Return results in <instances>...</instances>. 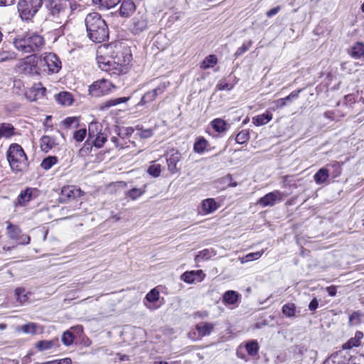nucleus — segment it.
Instances as JSON below:
<instances>
[{
  "mask_svg": "<svg viewBox=\"0 0 364 364\" xmlns=\"http://www.w3.org/2000/svg\"><path fill=\"white\" fill-rule=\"evenodd\" d=\"M87 37L95 43H102L109 37L108 26L97 12L88 14L85 19Z\"/></svg>",
  "mask_w": 364,
  "mask_h": 364,
  "instance_id": "f257e3e1",
  "label": "nucleus"
},
{
  "mask_svg": "<svg viewBox=\"0 0 364 364\" xmlns=\"http://www.w3.org/2000/svg\"><path fill=\"white\" fill-rule=\"evenodd\" d=\"M132 59V54L129 49L122 48L118 49L111 56V60L108 59L105 63L104 61H100L104 63L105 65L102 67L105 69V71L110 73L111 75H121L127 72V65L130 63Z\"/></svg>",
  "mask_w": 364,
  "mask_h": 364,
  "instance_id": "f03ea898",
  "label": "nucleus"
},
{
  "mask_svg": "<svg viewBox=\"0 0 364 364\" xmlns=\"http://www.w3.org/2000/svg\"><path fill=\"white\" fill-rule=\"evenodd\" d=\"M13 43L18 51L31 53L40 51L45 45V41L43 36L36 33H25L16 37Z\"/></svg>",
  "mask_w": 364,
  "mask_h": 364,
  "instance_id": "7ed1b4c3",
  "label": "nucleus"
},
{
  "mask_svg": "<svg viewBox=\"0 0 364 364\" xmlns=\"http://www.w3.org/2000/svg\"><path fill=\"white\" fill-rule=\"evenodd\" d=\"M7 160L14 171H25L28 166L27 156L18 144H12L6 153Z\"/></svg>",
  "mask_w": 364,
  "mask_h": 364,
  "instance_id": "20e7f679",
  "label": "nucleus"
},
{
  "mask_svg": "<svg viewBox=\"0 0 364 364\" xmlns=\"http://www.w3.org/2000/svg\"><path fill=\"white\" fill-rule=\"evenodd\" d=\"M45 0H20L18 11L23 19L32 18L44 4Z\"/></svg>",
  "mask_w": 364,
  "mask_h": 364,
  "instance_id": "39448f33",
  "label": "nucleus"
},
{
  "mask_svg": "<svg viewBox=\"0 0 364 364\" xmlns=\"http://www.w3.org/2000/svg\"><path fill=\"white\" fill-rule=\"evenodd\" d=\"M39 66L42 68L43 71L48 74L57 73L61 68V61L55 54L46 53L43 58L40 60Z\"/></svg>",
  "mask_w": 364,
  "mask_h": 364,
  "instance_id": "423d86ee",
  "label": "nucleus"
},
{
  "mask_svg": "<svg viewBox=\"0 0 364 364\" xmlns=\"http://www.w3.org/2000/svg\"><path fill=\"white\" fill-rule=\"evenodd\" d=\"M6 233L8 237L19 245H28L30 243L31 238L28 235L23 234L18 226L13 225L11 222H6Z\"/></svg>",
  "mask_w": 364,
  "mask_h": 364,
  "instance_id": "0eeeda50",
  "label": "nucleus"
},
{
  "mask_svg": "<svg viewBox=\"0 0 364 364\" xmlns=\"http://www.w3.org/2000/svg\"><path fill=\"white\" fill-rule=\"evenodd\" d=\"M170 85L168 81L163 82L160 83L156 88L146 92L141 97L138 106H143L145 104L149 103L155 100L157 96L163 94L167 87Z\"/></svg>",
  "mask_w": 364,
  "mask_h": 364,
  "instance_id": "6e6552de",
  "label": "nucleus"
},
{
  "mask_svg": "<svg viewBox=\"0 0 364 364\" xmlns=\"http://www.w3.org/2000/svg\"><path fill=\"white\" fill-rule=\"evenodd\" d=\"M45 7L54 18L65 16L66 9L60 0H45Z\"/></svg>",
  "mask_w": 364,
  "mask_h": 364,
  "instance_id": "1a4fd4ad",
  "label": "nucleus"
},
{
  "mask_svg": "<svg viewBox=\"0 0 364 364\" xmlns=\"http://www.w3.org/2000/svg\"><path fill=\"white\" fill-rule=\"evenodd\" d=\"M353 361L352 357L343 350L332 354L323 364H351Z\"/></svg>",
  "mask_w": 364,
  "mask_h": 364,
  "instance_id": "9d476101",
  "label": "nucleus"
},
{
  "mask_svg": "<svg viewBox=\"0 0 364 364\" xmlns=\"http://www.w3.org/2000/svg\"><path fill=\"white\" fill-rule=\"evenodd\" d=\"M80 194V189L77 188L73 186H65L61 190L60 201L61 203H65L67 200L79 197Z\"/></svg>",
  "mask_w": 364,
  "mask_h": 364,
  "instance_id": "9b49d317",
  "label": "nucleus"
},
{
  "mask_svg": "<svg viewBox=\"0 0 364 364\" xmlns=\"http://www.w3.org/2000/svg\"><path fill=\"white\" fill-rule=\"evenodd\" d=\"M282 193L279 191L270 192L266 194L264 196L260 198L258 203L263 207L273 206L275 205L277 200H282Z\"/></svg>",
  "mask_w": 364,
  "mask_h": 364,
  "instance_id": "f8f14e48",
  "label": "nucleus"
},
{
  "mask_svg": "<svg viewBox=\"0 0 364 364\" xmlns=\"http://www.w3.org/2000/svg\"><path fill=\"white\" fill-rule=\"evenodd\" d=\"M111 86L110 82L106 80H101L95 82L92 85L90 86V92L93 95H99L105 94Z\"/></svg>",
  "mask_w": 364,
  "mask_h": 364,
  "instance_id": "ddd939ff",
  "label": "nucleus"
},
{
  "mask_svg": "<svg viewBox=\"0 0 364 364\" xmlns=\"http://www.w3.org/2000/svg\"><path fill=\"white\" fill-rule=\"evenodd\" d=\"M181 160L180 153L175 149H171L168 154L166 162L168 171L172 173H176L178 171L177 164Z\"/></svg>",
  "mask_w": 364,
  "mask_h": 364,
  "instance_id": "4468645a",
  "label": "nucleus"
},
{
  "mask_svg": "<svg viewBox=\"0 0 364 364\" xmlns=\"http://www.w3.org/2000/svg\"><path fill=\"white\" fill-rule=\"evenodd\" d=\"M148 28V20L144 16L136 15L132 19V32L139 33Z\"/></svg>",
  "mask_w": 364,
  "mask_h": 364,
  "instance_id": "2eb2a0df",
  "label": "nucleus"
},
{
  "mask_svg": "<svg viewBox=\"0 0 364 364\" xmlns=\"http://www.w3.org/2000/svg\"><path fill=\"white\" fill-rule=\"evenodd\" d=\"M38 191L36 188H26L18 196V203L21 206L25 205L28 202L37 197Z\"/></svg>",
  "mask_w": 364,
  "mask_h": 364,
  "instance_id": "dca6fc26",
  "label": "nucleus"
},
{
  "mask_svg": "<svg viewBox=\"0 0 364 364\" xmlns=\"http://www.w3.org/2000/svg\"><path fill=\"white\" fill-rule=\"evenodd\" d=\"M55 101L60 105L68 107L73 105L74 97L72 93L68 91H62L54 95Z\"/></svg>",
  "mask_w": 364,
  "mask_h": 364,
  "instance_id": "f3484780",
  "label": "nucleus"
},
{
  "mask_svg": "<svg viewBox=\"0 0 364 364\" xmlns=\"http://www.w3.org/2000/svg\"><path fill=\"white\" fill-rule=\"evenodd\" d=\"M205 274L202 270L186 272L181 275V279L186 283H193L196 282H201Z\"/></svg>",
  "mask_w": 364,
  "mask_h": 364,
  "instance_id": "a211bd4d",
  "label": "nucleus"
},
{
  "mask_svg": "<svg viewBox=\"0 0 364 364\" xmlns=\"http://www.w3.org/2000/svg\"><path fill=\"white\" fill-rule=\"evenodd\" d=\"M136 10V5L132 0H124L119 8V14L122 17H129Z\"/></svg>",
  "mask_w": 364,
  "mask_h": 364,
  "instance_id": "6ab92c4d",
  "label": "nucleus"
},
{
  "mask_svg": "<svg viewBox=\"0 0 364 364\" xmlns=\"http://www.w3.org/2000/svg\"><path fill=\"white\" fill-rule=\"evenodd\" d=\"M214 328V324L211 323H200L196 326V329L200 336L204 337L211 333Z\"/></svg>",
  "mask_w": 364,
  "mask_h": 364,
  "instance_id": "aec40b11",
  "label": "nucleus"
},
{
  "mask_svg": "<svg viewBox=\"0 0 364 364\" xmlns=\"http://www.w3.org/2000/svg\"><path fill=\"white\" fill-rule=\"evenodd\" d=\"M102 130V125L100 122H92L90 123L88 127V139L85 142V146H86L87 143L89 140H91L94 138L95 136L100 134Z\"/></svg>",
  "mask_w": 364,
  "mask_h": 364,
  "instance_id": "412c9836",
  "label": "nucleus"
},
{
  "mask_svg": "<svg viewBox=\"0 0 364 364\" xmlns=\"http://www.w3.org/2000/svg\"><path fill=\"white\" fill-rule=\"evenodd\" d=\"M55 139L49 136H43L40 140V147L42 151L48 152L55 145Z\"/></svg>",
  "mask_w": 364,
  "mask_h": 364,
  "instance_id": "4be33fe9",
  "label": "nucleus"
},
{
  "mask_svg": "<svg viewBox=\"0 0 364 364\" xmlns=\"http://www.w3.org/2000/svg\"><path fill=\"white\" fill-rule=\"evenodd\" d=\"M272 119V114L270 112L255 116L252 118V123L256 126H262L267 124Z\"/></svg>",
  "mask_w": 364,
  "mask_h": 364,
  "instance_id": "5701e85b",
  "label": "nucleus"
},
{
  "mask_svg": "<svg viewBox=\"0 0 364 364\" xmlns=\"http://www.w3.org/2000/svg\"><path fill=\"white\" fill-rule=\"evenodd\" d=\"M201 206L204 214L211 213L217 209L216 203L213 198H207L203 200Z\"/></svg>",
  "mask_w": 364,
  "mask_h": 364,
  "instance_id": "b1692460",
  "label": "nucleus"
},
{
  "mask_svg": "<svg viewBox=\"0 0 364 364\" xmlns=\"http://www.w3.org/2000/svg\"><path fill=\"white\" fill-rule=\"evenodd\" d=\"M282 314L287 318H293L296 316L297 309L294 303H287L282 308Z\"/></svg>",
  "mask_w": 364,
  "mask_h": 364,
  "instance_id": "393cba45",
  "label": "nucleus"
},
{
  "mask_svg": "<svg viewBox=\"0 0 364 364\" xmlns=\"http://www.w3.org/2000/svg\"><path fill=\"white\" fill-rule=\"evenodd\" d=\"M329 177V171L326 168H320L314 175V181L317 184L324 183Z\"/></svg>",
  "mask_w": 364,
  "mask_h": 364,
  "instance_id": "a878e982",
  "label": "nucleus"
},
{
  "mask_svg": "<svg viewBox=\"0 0 364 364\" xmlns=\"http://www.w3.org/2000/svg\"><path fill=\"white\" fill-rule=\"evenodd\" d=\"M211 126L215 132L223 133L227 130L228 124L224 119L217 118L211 122Z\"/></svg>",
  "mask_w": 364,
  "mask_h": 364,
  "instance_id": "bb28decb",
  "label": "nucleus"
},
{
  "mask_svg": "<svg viewBox=\"0 0 364 364\" xmlns=\"http://www.w3.org/2000/svg\"><path fill=\"white\" fill-rule=\"evenodd\" d=\"M239 294L233 290H228L223 294V301L228 304H235L239 298Z\"/></svg>",
  "mask_w": 364,
  "mask_h": 364,
  "instance_id": "cd10ccee",
  "label": "nucleus"
},
{
  "mask_svg": "<svg viewBox=\"0 0 364 364\" xmlns=\"http://www.w3.org/2000/svg\"><path fill=\"white\" fill-rule=\"evenodd\" d=\"M216 255V252L213 249H205L199 252L195 257L196 262H198L200 260H207Z\"/></svg>",
  "mask_w": 364,
  "mask_h": 364,
  "instance_id": "c85d7f7f",
  "label": "nucleus"
},
{
  "mask_svg": "<svg viewBox=\"0 0 364 364\" xmlns=\"http://www.w3.org/2000/svg\"><path fill=\"white\" fill-rule=\"evenodd\" d=\"M14 128L11 124L2 123L0 124V139L9 138L14 134Z\"/></svg>",
  "mask_w": 364,
  "mask_h": 364,
  "instance_id": "c756f323",
  "label": "nucleus"
},
{
  "mask_svg": "<svg viewBox=\"0 0 364 364\" xmlns=\"http://www.w3.org/2000/svg\"><path fill=\"white\" fill-rule=\"evenodd\" d=\"M364 55V44L360 42L355 43L351 48V55L355 58H360Z\"/></svg>",
  "mask_w": 364,
  "mask_h": 364,
  "instance_id": "7c9ffc66",
  "label": "nucleus"
},
{
  "mask_svg": "<svg viewBox=\"0 0 364 364\" xmlns=\"http://www.w3.org/2000/svg\"><path fill=\"white\" fill-rule=\"evenodd\" d=\"M121 0H92L95 4H98L100 7L109 9L117 5Z\"/></svg>",
  "mask_w": 364,
  "mask_h": 364,
  "instance_id": "2f4dec72",
  "label": "nucleus"
},
{
  "mask_svg": "<svg viewBox=\"0 0 364 364\" xmlns=\"http://www.w3.org/2000/svg\"><path fill=\"white\" fill-rule=\"evenodd\" d=\"M218 63V59L215 55H209L203 61L201 68L206 70L213 68Z\"/></svg>",
  "mask_w": 364,
  "mask_h": 364,
  "instance_id": "473e14b6",
  "label": "nucleus"
},
{
  "mask_svg": "<svg viewBox=\"0 0 364 364\" xmlns=\"http://www.w3.org/2000/svg\"><path fill=\"white\" fill-rule=\"evenodd\" d=\"M129 100V97H118L114 99H110L109 100H107L103 104V108H109L113 106H116L120 103H125Z\"/></svg>",
  "mask_w": 364,
  "mask_h": 364,
  "instance_id": "72a5a7b5",
  "label": "nucleus"
},
{
  "mask_svg": "<svg viewBox=\"0 0 364 364\" xmlns=\"http://www.w3.org/2000/svg\"><path fill=\"white\" fill-rule=\"evenodd\" d=\"M208 141L203 137L199 138L196 140L193 145V149L195 152L201 154L207 148Z\"/></svg>",
  "mask_w": 364,
  "mask_h": 364,
  "instance_id": "f704fd0d",
  "label": "nucleus"
},
{
  "mask_svg": "<svg viewBox=\"0 0 364 364\" xmlns=\"http://www.w3.org/2000/svg\"><path fill=\"white\" fill-rule=\"evenodd\" d=\"M63 126L66 129L77 128L79 126V119L76 117H69L62 122Z\"/></svg>",
  "mask_w": 364,
  "mask_h": 364,
  "instance_id": "c9c22d12",
  "label": "nucleus"
},
{
  "mask_svg": "<svg viewBox=\"0 0 364 364\" xmlns=\"http://www.w3.org/2000/svg\"><path fill=\"white\" fill-rule=\"evenodd\" d=\"M93 139L94 140L92 142V144L97 148H101L107 141V134L104 132H101L100 134L95 136Z\"/></svg>",
  "mask_w": 364,
  "mask_h": 364,
  "instance_id": "e433bc0d",
  "label": "nucleus"
},
{
  "mask_svg": "<svg viewBox=\"0 0 364 364\" xmlns=\"http://www.w3.org/2000/svg\"><path fill=\"white\" fill-rule=\"evenodd\" d=\"M248 354L251 356L256 355L259 350V346L256 341H251L245 345Z\"/></svg>",
  "mask_w": 364,
  "mask_h": 364,
  "instance_id": "4c0bfd02",
  "label": "nucleus"
},
{
  "mask_svg": "<svg viewBox=\"0 0 364 364\" xmlns=\"http://www.w3.org/2000/svg\"><path fill=\"white\" fill-rule=\"evenodd\" d=\"M263 253L264 250L249 253L240 259L241 262L245 263L250 261L256 260L259 259L263 255Z\"/></svg>",
  "mask_w": 364,
  "mask_h": 364,
  "instance_id": "58836bf2",
  "label": "nucleus"
},
{
  "mask_svg": "<svg viewBox=\"0 0 364 364\" xmlns=\"http://www.w3.org/2000/svg\"><path fill=\"white\" fill-rule=\"evenodd\" d=\"M57 162L58 159L56 156H48L43 160L41 166L44 170H48Z\"/></svg>",
  "mask_w": 364,
  "mask_h": 364,
  "instance_id": "ea45409f",
  "label": "nucleus"
},
{
  "mask_svg": "<svg viewBox=\"0 0 364 364\" xmlns=\"http://www.w3.org/2000/svg\"><path fill=\"white\" fill-rule=\"evenodd\" d=\"M145 193L144 189L134 188L129 190L127 195L132 199L136 200Z\"/></svg>",
  "mask_w": 364,
  "mask_h": 364,
  "instance_id": "a19ab883",
  "label": "nucleus"
},
{
  "mask_svg": "<svg viewBox=\"0 0 364 364\" xmlns=\"http://www.w3.org/2000/svg\"><path fill=\"white\" fill-rule=\"evenodd\" d=\"M249 133L245 130H242L237 134L235 137V141L237 144H242L247 141L249 140Z\"/></svg>",
  "mask_w": 364,
  "mask_h": 364,
  "instance_id": "79ce46f5",
  "label": "nucleus"
},
{
  "mask_svg": "<svg viewBox=\"0 0 364 364\" xmlns=\"http://www.w3.org/2000/svg\"><path fill=\"white\" fill-rule=\"evenodd\" d=\"M37 325L33 323H29L21 326V331L25 333L36 334Z\"/></svg>",
  "mask_w": 364,
  "mask_h": 364,
  "instance_id": "37998d69",
  "label": "nucleus"
},
{
  "mask_svg": "<svg viewBox=\"0 0 364 364\" xmlns=\"http://www.w3.org/2000/svg\"><path fill=\"white\" fill-rule=\"evenodd\" d=\"M233 87L234 84L229 83L226 79L220 80L217 85L218 90H231Z\"/></svg>",
  "mask_w": 364,
  "mask_h": 364,
  "instance_id": "c03bdc74",
  "label": "nucleus"
},
{
  "mask_svg": "<svg viewBox=\"0 0 364 364\" xmlns=\"http://www.w3.org/2000/svg\"><path fill=\"white\" fill-rule=\"evenodd\" d=\"M15 58V53L11 51L1 50L0 51V63L13 60Z\"/></svg>",
  "mask_w": 364,
  "mask_h": 364,
  "instance_id": "a18cd8bd",
  "label": "nucleus"
},
{
  "mask_svg": "<svg viewBox=\"0 0 364 364\" xmlns=\"http://www.w3.org/2000/svg\"><path fill=\"white\" fill-rule=\"evenodd\" d=\"M16 299L21 303L23 304L25 301H27L28 296L27 294H25V289L23 288H17L16 289Z\"/></svg>",
  "mask_w": 364,
  "mask_h": 364,
  "instance_id": "49530a36",
  "label": "nucleus"
},
{
  "mask_svg": "<svg viewBox=\"0 0 364 364\" xmlns=\"http://www.w3.org/2000/svg\"><path fill=\"white\" fill-rule=\"evenodd\" d=\"M147 172L154 177H158L160 176L161 170L159 164H154L149 167Z\"/></svg>",
  "mask_w": 364,
  "mask_h": 364,
  "instance_id": "de8ad7c7",
  "label": "nucleus"
},
{
  "mask_svg": "<svg viewBox=\"0 0 364 364\" xmlns=\"http://www.w3.org/2000/svg\"><path fill=\"white\" fill-rule=\"evenodd\" d=\"M159 298V292L156 289H151L146 296V299L149 302H155Z\"/></svg>",
  "mask_w": 364,
  "mask_h": 364,
  "instance_id": "09e8293b",
  "label": "nucleus"
},
{
  "mask_svg": "<svg viewBox=\"0 0 364 364\" xmlns=\"http://www.w3.org/2000/svg\"><path fill=\"white\" fill-rule=\"evenodd\" d=\"M87 131L85 129H80L75 131L73 134V138L76 141L80 142L84 140L86 136Z\"/></svg>",
  "mask_w": 364,
  "mask_h": 364,
  "instance_id": "8fccbe9b",
  "label": "nucleus"
},
{
  "mask_svg": "<svg viewBox=\"0 0 364 364\" xmlns=\"http://www.w3.org/2000/svg\"><path fill=\"white\" fill-rule=\"evenodd\" d=\"M74 340V336L72 333L69 331L65 332L62 336V342L65 346H70L73 343Z\"/></svg>",
  "mask_w": 364,
  "mask_h": 364,
  "instance_id": "3c124183",
  "label": "nucleus"
},
{
  "mask_svg": "<svg viewBox=\"0 0 364 364\" xmlns=\"http://www.w3.org/2000/svg\"><path fill=\"white\" fill-rule=\"evenodd\" d=\"M360 343V342L359 341H358L357 338L353 337V338H351L350 339H349L346 343L343 344V350L351 349L353 347L359 346Z\"/></svg>",
  "mask_w": 364,
  "mask_h": 364,
  "instance_id": "603ef678",
  "label": "nucleus"
},
{
  "mask_svg": "<svg viewBox=\"0 0 364 364\" xmlns=\"http://www.w3.org/2000/svg\"><path fill=\"white\" fill-rule=\"evenodd\" d=\"M53 342L50 341H39L36 346L40 350H46L53 347Z\"/></svg>",
  "mask_w": 364,
  "mask_h": 364,
  "instance_id": "864d4df0",
  "label": "nucleus"
},
{
  "mask_svg": "<svg viewBox=\"0 0 364 364\" xmlns=\"http://www.w3.org/2000/svg\"><path fill=\"white\" fill-rule=\"evenodd\" d=\"M251 44V41H250L247 44L244 43L241 47L237 48V51L235 53V55L237 57L242 55L244 53L247 52L250 49Z\"/></svg>",
  "mask_w": 364,
  "mask_h": 364,
  "instance_id": "5fc2aeb1",
  "label": "nucleus"
},
{
  "mask_svg": "<svg viewBox=\"0 0 364 364\" xmlns=\"http://www.w3.org/2000/svg\"><path fill=\"white\" fill-rule=\"evenodd\" d=\"M361 314L358 311L353 312L349 316V323H360Z\"/></svg>",
  "mask_w": 364,
  "mask_h": 364,
  "instance_id": "6e6d98bb",
  "label": "nucleus"
},
{
  "mask_svg": "<svg viewBox=\"0 0 364 364\" xmlns=\"http://www.w3.org/2000/svg\"><path fill=\"white\" fill-rule=\"evenodd\" d=\"M153 135V131L151 129H141L139 136L143 139H148Z\"/></svg>",
  "mask_w": 364,
  "mask_h": 364,
  "instance_id": "4d7b16f0",
  "label": "nucleus"
},
{
  "mask_svg": "<svg viewBox=\"0 0 364 364\" xmlns=\"http://www.w3.org/2000/svg\"><path fill=\"white\" fill-rule=\"evenodd\" d=\"M280 9L281 6H279L271 9L267 12V16L269 18L272 17L273 16L276 15L280 11Z\"/></svg>",
  "mask_w": 364,
  "mask_h": 364,
  "instance_id": "13d9d810",
  "label": "nucleus"
},
{
  "mask_svg": "<svg viewBox=\"0 0 364 364\" xmlns=\"http://www.w3.org/2000/svg\"><path fill=\"white\" fill-rule=\"evenodd\" d=\"M318 306V300L314 298L313 299L309 305V309L310 311H315Z\"/></svg>",
  "mask_w": 364,
  "mask_h": 364,
  "instance_id": "bf43d9fd",
  "label": "nucleus"
},
{
  "mask_svg": "<svg viewBox=\"0 0 364 364\" xmlns=\"http://www.w3.org/2000/svg\"><path fill=\"white\" fill-rule=\"evenodd\" d=\"M108 59H110L111 60V56L110 57H104V56H97V63L99 64V67L102 70H105V69L102 67V65H105L104 63H100V61H104L105 63L106 61H107Z\"/></svg>",
  "mask_w": 364,
  "mask_h": 364,
  "instance_id": "052dcab7",
  "label": "nucleus"
},
{
  "mask_svg": "<svg viewBox=\"0 0 364 364\" xmlns=\"http://www.w3.org/2000/svg\"><path fill=\"white\" fill-rule=\"evenodd\" d=\"M274 104H275L276 107L278 109L282 108L287 105L284 98H279V99L275 100Z\"/></svg>",
  "mask_w": 364,
  "mask_h": 364,
  "instance_id": "680f3d73",
  "label": "nucleus"
},
{
  "mask_svg": "<svg viewBox=\"0 0 364 364\" xmlns=\"http://www.w3.org/2000/svg\"><path fill=\"white\" fill-rule=\"evenodd\" d=\"M326 291L328 292L329 296H334L336 295L337 289L335 286H330L326 287Z\"/></svg>",
  "mask_w": 364,
  "mask_h": 364,
  "instance_id": "e2e57ef3",
  "label": "nucleus"
},
{
  "mask_svg": "<svg viewBox=\"0 0 364 364\" xmlns=\"http://www.w3.org/2000/svg\"><path fill=\"white\" fill-rule=\"evenodd\" d=\"M15 0H0V6H8L14 4Z\"/></svg>",
  "mask_w": 364,
  "mask_h": 364,
  "instance_id": "0e129e2a",
  "label": "nucleus"
},
{
  "mask_svg": "<svg viewBox=\"0 0 364 364\" xmlns=\"http://www.w3.org/2000/svg\"><path fill=\"white\" fill-rule=\"evenodd\" d=\"M55 360L57 363L56 364H72V360L69 358H65L63 359Z\"/></svg>",
  "mask_w": 364,
  "mask_h": 364,
  "instance_id": "69168bd1",
  "label": "nucleus"
},
{
  "mask_svg": "<svg viewBox=\"0 0 364 364\" xmlns=\"http://www.w3.org/2000/svg\"><path fill=\"white\" fill-rule=\"evenodd\" d=\"M117 358L119 359V361H129V357L127 355L117 353Z\"/></svg>",
  "mask_w": 364,
  "mask_h": 364,
  "instance_id": "338daca9",
  "label": "nucleus"
},
{
  "mask_svg": "<svg viewBox=\"0 0 364 364\" xmlns=\"http://www.w3.org/2000/svg\"><path fill=\"white\" fill-rule=\"evenodd\" d=\"M301 90H295L291 92L289 95V98H291L292 100H295L299 97V95L301 92Z\"/></svg>",
  "mask_w": 364,
  "mask_h": 364,
  "instance_id": "774afa93",
  "label": "nucleus"
}]
</instances>
